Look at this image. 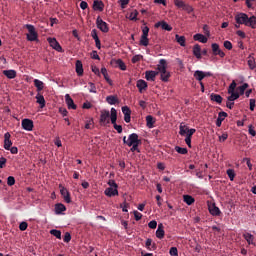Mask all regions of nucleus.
<instances>
[{
  "instance_id": "obj_1",
  "label": "nucleus",
  "mask_w": 256,
  "mask_h": 256,
  "mask_svg": "<svg viewBox=\"0 0 256 256\" xmlns=\"http://www.w3.org/2000/svg\"><path fill=\"white\" fill-rule=\"evenodd\" d=\"M235 21L238 25H245L251 29H256V16L249 17L246 13H239L235 16Z\"/></svg>"
},
{
  "instance_id": "obj_2",
  "label": "nucleus",
  "mask_w": 256,
  "mask_h": 256,
  "mask_svg": "<svg viewBox=\"0 0 256 256\" xmlns=\"http://www.w3.org/2000/svg\"><path fill=\"white\" fill-rule=\"evenodd\" d=\"M139 145H141V139H139V134L132 133L128 136V147L130 148L131 153H141V150H139Z\"/></svg>"
},
{
  "instance_id": "obj_3",
  "label": "nucleus",
  "mask_w": 256,
  "mask_h": 256,
  "mask_svg": "<svg viewBox=\"0 0 256 256\" xmlns=\"http://www.w3.org/2000/svg\"><path fill=\"white\" fill-rule=\"evenodd\" d=\"M25 28L28 30V34H26L27 41H37L39 34L37 33V30H35V26L26 24Z\"/></svg>"
},
{
  "instance_id": "obj_4",
  "label": "nucleus",
  "mask_w": 256,
  "mask_h": 256,
  "mask_svg": "<svg viewBox=\"0 0 256 256\" xmlns=\"http://www.w3.org/2000/svg\"><path fill=\"white\" fill-rule=\"evenodd\" d=\"M111 123L117 133H123V126L117 125V110L115 108H111Z\"/></svg>"
},
{
  "instance_id": "obj_5",
  "label": "nucleus",
  "mask_w": 256,
  "mask_h": 256,
  "mask_svg": "<svg viewBox=\"0 0 256 256\" xmlns=\"http://www.w3.org/2000/svg\"><path fill=\"white\" fill-rule=\"evenodd\" d=\"M174 5L178 7V9H183V11H187V13H192L193 7L189 4H186L183 0H174Z\"/></svg>"
},
{
  "instance_id": "obj_6",
  "label": "nucleus",
  "mask_w": 256,
  "mask_h": 256,
  "mask_svg": "<svg viewBox=\"0 0 256 256\" xmlns=\"http://www.w3.org/2000/svg\"><path fill=\"white\" fill-rule=\"evenodd\" d=\"M96 25L100 29V31H102V33H109V25L107 24V22L101 19V16L97 17Z\"/></svg>"
},
{
  "instance_id": "obj_7",
  "label": "nucleus",
  "mask_w": 256,
  "mask_h": 256,
  "mask_svg": "<svg viewBox=\"0 0 256 256\" xmlns=\"http://www.w3.org/2000/svg\"><path fill=\"white\" fill-rule=\"evenodd\" d=\"M47 41L50 47H52V49H54L55 51H58V53H63V47H61V44H59L56 38L50 37V38H47Z\"/></svg>"
},
{
  "instance_id": "obj_8",
  "label": "nucleus",
  "mask_w": 256,
  "mask_h": 256,
  "mask_svg": "<svg viewBox=\"0 0 256 256\" xmlns=\"http://www.w3.org/2000/svg\"><path fill=\"white\" fill-rule=\"evenodd\" d=\"M109 119L111 120V113L109 110H101L100 123L107 125L109 123Z\"/></svg>"
},
{
  "instance_id": "obj_9",
  "label": "nucleus",
  "mask_w": 256,
  "mask_h": 256,
  "mask_svg": "<svg viewBox=\"0 0 256 256\" xmlns=\"http://www.w3.org/2000/svg\"><path fill=\"white\" fill-rule=\"evenodd\" d=\"M59 188L61 196L63 197L65 203H71V193L69 192V190L61 185L59 186Z\"/></svg>"
},
{
  "instance_id": "obj_10",
  "label": "nucleus",
  "mask_w": 256,
  "mask_h": 256,
  "mask_svg": "<svg viewBox=\"0 0 256 256\" xmlns=\"http://www.w3.org/2000/svg\"><path fill=\"white\" fill-rule=\"evenodd\" d=\"M211 47H212L213 55H215V56L218 55L221 57V59H223V57H225V52H223V50H221V48H219V44L212 43Z\"/></svg>"
},
{
  "instance_id": "obj_11",
  "label": "nucleus",
  "mask_w": 256,
  "mask_h": 256,
  "mask_svg": "<svg viewBox=\"0 0 256 256\" xmlns=\"http://www.w3.org/2000/svg\"><path fill=\"white\" fill-rule=\"evenodd\" d=\"M111 65H113V67H118L121 71H127V65H125V62H123L122 59L111 60Z\"/></svg>"
},
{
  "instance_id": "obj_12",
  "label": "nucleus",
  "mask_w": 256,
  "mask_h": 256,
  "mask_svg": "<svg viewBox=\"0 0 256 256\" xmlns=\"http://www.w3.org/2000/svg\"><path fill=\"white\" fill-rule=\"evenodd\" d=\"M33 127V120L27 118L22 120V129L25 131H33Z\"/></svg>"
},
{
  "instance_id": "obj_13",
  "label": "nucleus",
  "mask_w": 256,
  "mask_h": 256,
  "mask_svg": "<svg viewBox=\"0 0 256 256\" xmlns=\"http://www.w3.org/2000/svg\"><path fill=\"white\" fill-rule=\"evenodd\" d=\"M122 113L124 115L125 123H131V109H129L128 106H123Z\"/></svg>"
},
{
  "instance_id": "obj_14",
  "label": "nucleus",
  "mask_w": 256,
  "mask_h": 256,
  "mask_svg": "<svg viewBox=\"0 0 256 256\" xmlns=\"http://www.w3.org/2000/svg\"><path fill=\"white\" fill-rule=\"evenodd\" d=\"M136 87H137L139 93H143V91H147L148 84L145 80L140 79L137 81Z\"/></svg>"
},
{
  "instance_id": "obj_15",
  "label": "nucleus",
  "mask_w": 256,
  "mask_h": 256,
  "mask_svg": "<svg viewBox=\"0 0 256 256\" xmlns=\"http://www.w3.org/2000/svg\"><path fill=\"white\" fill-rule=\"evenodd\" d=\"M104 195H106V197H115L119 195V190H117V188L108 187L105 189Z\"/></svg>"
},
{
  "instance_id": "obj_16",
  "label": "nucleus",
  "mask_w": 256,
  "mask_h": 256,
  "mask_svg": "<svg viewBox=\"0 0 256 256\" xmlns=\"http://www.w3.org/2000/svg\"><path fill=\"white\" fill-rule=\"evenodd\" d=\"M209 213L213 215V217H219L221 215V210L215 204L208 206Z\"/></svg>"
},
{
  "instance_id": "obj_17",
  "label": "nucleus",
  "mask_w": 256,
  "mask_h": 256,
  "mask_svg": "<svg viewBox=\"0 0 256 256\" xmlns=\"http://www.w3.org/2000/svg\"><path fill=\"white\" fill-rule=\"evenodd\" d=\"M159 27H161V29H163L164 31H173V27L168 25L165 21H160L155 24L156 29H159Z\"/></svg>"
},
{
  "instance_id": "obj_18",
  "label": "nucleus",
  "mask_w": 256,
  "mask_h": 256,
  "mask_svg": "<svg viewBox=\"0 0 256 256\" xmlns=\"http://www.w3.org/2000/svg\"><path fill=\"white\" fill-rule=\"evenodd\" d=\"M242 237H244L245 241L248 243V245H254L255 246V236H253L249 232H245Z\"/></svg>"
},
{
  "instance_id": "obj_19",
  "label": "nucleus",
  "mask_w": 256,
  "mask_h": 256,
  "mask_svg": "<svg viewBox=\"0 0 256 256\" xmlns=\"http://www.w3.org/2000/svg\"><path fill=\"white\" fill-rule=\"evenodd\" d=\"M157 239H163L165 237V226L162 223L158 224V228L156 230Z\"/></svg>"
},
{
  "instance_id": "obj_20",
  "label": "nucleus",
  "mask_w": 256,
  "mask_h": 256,
  "mask_svg": "<svg viewBox=\"0 0 256 256\" xmlns=\"http://www.w3.org/2000/svg\"><path fill=\"white\" fill-rule=\"evenodd\" d=\"M65 101L68 109H74V110L77 109V105L75 104V102L73 101V99L69 94L65 95Z\"/></svg>"
},
{
  "instance_id": "obj_21",
  "label": "nucleus",
  "mask_w": 256,
  "mask_h": 256,
  "mask_svg": "<svg viewBox=\"0 0 256 256\" xmlns=\"http://www.w3.org/2000/svg\"><path fill=\"white\" fill-rule=\"evenodd\" d=\"M228 117L227 112H219L218 113V118L216 120V126L217 127H221V125L223 124V121H225V118Z\"/></svg>"
},
{
  "instance_id": "obj_22",
  "label": "nucleus",
  "mask_w": 256,
  "mask_h": 256,
  "mask_svg": "<svg viewBox=\"0 0 256 256\" xmlns=\"http://www.w3.org/2000/svg\"><path fill=\"white\" fill-rule=\"evenodd\" d=\"M157 69L160 75L165 73L167 71V61L165 59H161L159 61V65L157 66Z\"/></svg>"
},
{
  "instance_id": "obj_23",
  "label": "nucleus",
  "mask_w": 256,
  "mask_h": 256,
  "mask_svg": "<svg viewBox=\"0 0 256 256\" xmlns=\"http://www.w3.org/2000/svg\"><path fill=\"white\" fill-rule=\"evenodd\" d=\"M93 9L94 11H103V9H105V4L101 0H94Z\"/></svg>"
},
{
  "instance_id": "obj_24",
  "label": "nucleus",
  "mask_w": 256,
  "mask_h": 256,
  "mask_svg": "<svg viewBox=\"0 0 256 256\" xmlns=\"http://www.w3.org/2000/svg\"><path fill=\"white\" fill-rule=\"evenodd\" d=\"M145 247L148 249V251H155L157 249V244L153 242L151 238H148L146 240Z\"/></svg>"
},
{
  "instance_id": "obj_25",
  "label": "nucleus",
  "mask_w": 256,
  "mask_h": 256,
  "mask_svg": "<svg viewBox=\"0 0 256 256\" xmlns=\"http://www.w3.org/2000/svg\"><path fill=\"white\" fill-rule=\"evenodd\" d=\"M64 211H67V207H65L64 204L62 203H57L55 204V214L56 215H61Z\"/></svg>"
},
{
  "instance_id": "obj_26",
  "label": "nucleus",
  "mask_w": 256,
  "mask_h": 256,
  "mask_svg": "<svg viewBox=\"0 0 256 256\" xmlns=\"http://www.w3.org/2000/svg\"><path fill=\"white\" fill-rule=\"evenodd\" d=\"M36 102L38 103V105H40L41 109L45 108V105H46L45 97L40 93L36 95Z\"/></svg>"
},
{
  "instance_id": "obj_27",
  "label": "nucleus",
  "mask_w": 256,
  "mask_h": 256,
  "mask_svg": "<svg viewBox=\"0 0 256 256\" xmlns=\"http://www.w3.org/2000/svg\"><path fill=\"white\" fill-rule=\"evenodd\" d=\"M210 99L215 103H218V105H221V103H223V97L216 93L210 94Z\"/></svg>"
},
{
  "instance_id": "obj_28",
  "label": "nucleus",
  "mask_w": 256,
  "mask_h": 256,
  "mask_svg": "<svg viewBox=\"0 0 256 256\" xmlns=\"http://www.w3.org/2000/svg\"><path fill=\"white\" fill-rule=\"evenodd\" d=\"M3 75L7 77V79H15L17 77V71L15 70H4Z\"/></svg>"
},
{
  "instance_id": "obj_29",
  "label": "nucleus",
  "mask_w": 256,
  "mask_h": 256,
  "mask_svg": "<svg viewBox=\"0 0 256 256\" xmlns=\"http://www.w3.org/2000/svg\"><path fill=\"white\" fill-rule=\"evenodd\" d=\"M106 102L109 105H117V103H119V98H117L115 95H110L106 97Z\"/></svg>"
},
{
  "instance_id": "obj_30",
  "label": "nucleus",
  "mask_w": 256,
  "mask_h": 256,
  "mask_svg": "<svg viewBox=\"0 0 256 256\" xmlns=\"http://www.w3.org/2000/svg\"><path fill=\"white\" fill-rule=\"evenodd\" d=\"M157 72L155 71H146L145 73V79L147 81H155V77H157Z\"/></svg>"
},
{
  "instance_id": "obj_31",
  "label": "nucleus",
  "mask_w": 256,
  "mask_h": 256,
  "mask_svg": "<svg viewBox=\"0 0 256 256\" xmlns=\"http://www.w3.org/2000/svg\"><path fill=\"white\" fill-rule=\"evenodd\" d=\"M76 73L78 77H82L83 75V62L81 60L76 61Z\"/></svg>"
},
{
  "instance_id": "obj_32",
  "label": "nucleus",
  "mask_w": 256,
  "mask_h": 256,
  "mask_svg": "<svg viewBox=\"0 0 256 256\" xmlns=\"http://www.w3.org/2000/svg\"><path fill=\"white\" fill-rule=\"evenodd\" d=\"M194 77L196 81H199L200 83H202L201 81L205 79V72L201 70H197L194 72Z\"/></svg>"
},
{
  "instance_id": "obj_33",
  "label": "nucleus",
  "mask_w": 256,
  "mask_h": 256,
  "mask_svg": "<svg viewBox=\"0 0 256 256\" xmlns=\"http://www.w3.org/2000/svg\"><path fill=\"white\" fill-rule=\"evenodd\" d=\"M193 55H195L196 59H201V46L199 44L193 46Z\"/></svg>"
},
{
  "instance_id": "obj_34",
  "label": "nucleus",
  "mask_w": 256,
  "mask_h": 256,
  "mask_svg": "<svg viewBox=\"0 0 256 256\" xmlns=\"http://www.w3.org/2000/svg\"><path fill=\"white\" fill-rule=\"evenodd\" d=\"M155 125V118H153V116L148 115L146 116V126L148 127V129H153Z\"/></svg>"
},
{
  "instance_id": "obj_35",
  "label": "nucleus",
  "mask_w": 256,
  "mask_h": 256,
  "mask_svg": "<svg viewBox=\"0 0 256 256\" xmlns=\"http://www.w3.org/2000/svg\"><path fill=\"white\" fill-rule=\"evenodd\" d=\"M193 39H194V41H199L200 43H207V41H208V39L205 35L199 34V33L195 34L193 36Z\"/></svg>"
},
{
  "instance_id": "obj_36",
  "label": "nucleus",
  "mask_w": 256,
  "mask_h": 256,
  "mask_svg": "<svg viewBox=\"0 0 256 256\" xmlns=\"http://www.w3.org/2000/svg\"><path fill=\"white\" fill-rule=\"evenodd\" d=\"M175 39L177 41V43L181 46V47H185V43H186V38L185 36H180L179 34L175 35Z\"/></svg>"
},
{
  "instance_id": "obj_37",
  "label": "nucleus",
  "mask_w": 256,
  "mask_h": 256,
  "mask_svg": "<svg viewBox=\"0 0 256 256\" xmlns=\"http://www.w3.org/2000/svg\"><path fill=\"white\" fill-rule=\"evenodd\" d=\"M183 201L186 203V205H193V203H195V198H193L191 195H184Z\"/></svg>"
},
{
  "instance_id": "obj_38",
  "label": "nucleus",
  "mask_w": 256,
  "mask_h": 256,
  "mask_svg": "<svg viewBox=\"0 0 256 256\" xmlns=\"http://www.w3.org/2000/svg\"><path fill=\"white\" fill-rule=\"evenodd\" d=\"M101 73H102V75H103L105 81H107V83H108L109 85H113V81H111V80L109 79V74L107 73V68H101Z\"/></svg>"
},
{
  "instance_id": "obj_39",
  "label": "nucleus",
  "mask_w": 256,
  "mask_h": 256,
  "mask_svg": "<svg viewBox=\"0 0 256 256\" xmlns=\"http://www.w3.org/2000/svg\"><path fill=\"white\" fill-rule=\"evenodd\" d=\"M34 86L36 87L37 91H43V88L45 87L43 84V81L39 80V79H35L34 80Z\"/></svg>"
},
{
  "instance_id": "obj_40",
  "label": "nucleus",
  "mask_w": 256,
  "mask_h": 256,
  "mask_svg": "<svg viewBox=\"0 0 256 256\" xmlns=\"http://www.w3.org/2000/svg\"><path fill=\"white\" fill-rule=\"evenodd\" d=\"M248 66L250 67V69H256V62H255V57H253V55H250L248 57Z\"/></svg>"
},
{
  "instance_id": "obj_41",
  "label": "nucleus",
  "mask_w": 256,
  "mask_h": 256,
  "mask_svg": "<svg viewBox=\"0 0 256 256\" xmlns=\"http://www.w3.org/2000/svg\"><path fill=\"white\" fill-rule=\"evenodd\" d=\"M148 37L149 36H141L139 45H141L142 47H148L149 46V38Z\"/></svg>"
},
{
  "instance_id": "obj_42",
  "label": "nucleus",
  "mask_w": 256,
  "mask_h": 256,
  "mask_svg": "<svg viewBox=\"0 0 256 256\" xmlns=\"http://www.w3.org/2000/svg\"><path fill=\"white\" fill-rule=\"evenodd\" d=\"M230 96L227 97L228 101H236V99H239L240 94L238 92H230L229 93Z\"/></svg>"
},
{
  "instance_id": "obj_43",
  "label": "nucleus",
  "mask_w": 256,
  "mask_h": 256,
  "mask_svg": "<svg viewBox=\"0 0 256 256\" xmlns=\"http://www.w3.org/2000/svg\"><path fill=\"white\" fill-rule=\"evenodd\" d=\"M179 135H181L182 137L185 136V134L187 133V131L189 130V127L186 125H183V123L180 124L179 126Z\"/></svg>"
},
{
  "instance_id": "obj_44",
  "label": "nucleus",
  "mask_w": 256,
  "mask_h": 256,
  "mask_svg": "<svg viewBox=\"0 0 256 256\" xmlns=\"http://www.w3.org/2000/svg\"><path fill=\"white\" fill-rule=\"evenodd\" d=\"M169 77H171V73H169L168 71H166L165 73L160 74V79L164 83H167V81H169Z\"/></svg>"
},
{
  "instance_id": "obj_45",
  "label": "nucleus",
  "mask_w": 256,
  "mask_h": 256,
  "mask_svg": "<svg viewBox=\"0 0 256 256\" xmlns=\"http://www.w3.org/2000/svg\"><path fill=\"white\" fill-rule=\"evenodd\" d=\"M175 152L179 153L180 155H187V153H189V150H187V148H181L179 146H176Z\"/></svg>"
},
{
  "instance_id": "obj_46",
  "label": "nucleus",
  "mask_w": 256,
  "mask_h": 256,
  "mask_svg": "<svg viewBox=\"0 0 256 256\" xmlns=\"http://www.w3.org/2000/svg\"><path fill=\"white\" fill-rule=\"evenodd\" d=\"M139 15V12L137 10H133L130 15H129V19L130 21H137V16Z\"/></svg>"
},
{
  "instance_id": "obj_47",
  "label": "nucleus",
  "mask_w": 256,
  "mask_h": 256,
  "mask_svg": "<svg viewBox=\"0 0 256 256\" xmlns=\"http://www.w3.org/2000/svg\"><path fill=\"white\" fill-rule=\"evenodd\" d=\"M50 235H53L54 237H56V239H61L60 230L52 229V230H50Z\"/></svg>"
},
{
  "instance_id": "obj_48",
  "label": "nucleus",
  "mask_w": 256,
  "mask_h": 256,
  "mask_svg": "<svg viewBox=\"0 0 256 256\" xmlns=\"http://www.w3.org/2000/svg\"><path fill=\"white\" fill-rule=\"evenodd\" d=\"M226 173H227V175H228L230 181H235V170H233V169H228V170L226 171Z\"/></svg>"
},
{
  "instance_id": "obj_49",
  "label": "nucleus",
  "mask_w": 256,
  "mask_h": 256,
  "mask_svg": "<svg viewBox=\"0 0 256 256\" xmlns=\"http://www.w3.org/2000/svg\"><path fill=\"white\" fill-rule=\"evenodd\" d=\"M236 88H237V82H235V80H233L228 88V93H235Z\"/></svg>"
},
{
  "instance_id": "obj_50",
  "label": "nucleus",
  "mask_w": 256,
  "mask_h": 256,
  "mask_svg": "<svg viewBox=\"0 0 256 256\" xmlns=\"http://www.w3.org/2000/svg\"><path fill=\"white\" fill-rule=\"evenodd\" d=\"M196 131L197 130L195 128H191V129L188 128V131L185 133V135L186 137L191 139L193 135H195Z\"/></svg>"
},
{
  "instance_id": "obj_51",
  "label": "nucleus",
  "mask_w": 256,
  "mask_h": 256,
  "mask_svg": "<svg viewBox=\"0 0 256 256\" xmlns=\"http://www.w3.org/2000/svg\"><path fill=\"white\" fill-rule=\"evenodd\" d=\"M11 145H13V142L11 140H4V149H6V151H9V149H11Z\"/></svg>"
},
{
  "instance_id": "obj_52",
  "label": "nucleus",
  "mask_w": 256,
  "mask_h": 256,
  "mask_svg": "<svg viewBox=\"0 0 256 256\" xmlns=\"http://www.w3.org/2000/svg\"><path fill=\"white\" fill-rule=\"evenodd\" d=\"M7 185H9V187H13V185H15V177L9 176L7 178Z\"/></svg>"
},
{
  "instance_id": "obj_53",
  "label": "nucleus",
  "mask_w": 256,
  "mask_h": 256,
  "mask_svg": "<svg viewBox=\"0 0 256 256\" xmlns=\"http://www.w3.org/2000/svg\"><path fill=\"white\" fill-rule=\"evenodd\" d=\"M224 47H225V49H227L228 51H231V49H233V44L231 43V41L226 40V41H224Z\"/></svg>"
},
{
  "instance_id": "obj_54",
  "label": "nucleus",
  "mask_w": 256,
  "mask_h": 256,
  "mask_svg": "<svg viewBox=\"0 0 256 256\" xmlns=\"http://www.w3.org/2000/svg\"><path fill=\"white\" fill-rule=\"evenodd\" d=\"M169 254L171 256H179V251L177 250V247L170 248Z\"/></svg>"
},
{
  "instance_id": "obj_55",
  "label": "nucleus",
  "mask_w": 256,
  "mask_h": 256,
  "mask_svg": "<svg viewBox=\"0 0 256 256\" xmlns=\"http://www.w3.org/2000/svg\"><path fill=\"white\" fill-rule=\"evenodd\" d=\"M89 86H90L89 88L90 93H97V87L95 86V83L89 82Z\"/></svg>"
},
{
  "instance_id": "obj_56",
  "label": "nucleus",
  "mask_w": 256,
  "mask_h": 256,
  "mask_svg": "<svg viewBox=\"0 0 256 256\" xmlns=\"http://www.w3.org/2000/svg\"><path fill=\"white\" fill-rule=\"evenodd\" d=\"M134 217H135V221H141V219L143 218V214H141L139 211L135 210Z\"/></svg>"
},
{
  "instance_id": "obj_57",
  "label": "nucleus",
  "mask_w": 256,
  "mask_h": 256,
  "mask_svg": "<svg viewBox=\"0 0 256 256\" xmlns=\"http://www.w3.org/2000/svg\"><path fill=\"white\" fill-rule=\"evenodd\" d=\"M109 187H112L113 189H118L119 185H117V182L115 180H109L108 181Z\"/></svg>"
},
{
  "instance_id": "obj_58",
  "label": "nucleus",
  "mask_w": 256,
  "mask_h": 256,
  "mask_svg": "<svg viewBox=\"0 0 256 256\" xmlns=\"http://www.w3.org/2000/svg\"><path fill=\"white\" fill-rule=\"evenodd\" d=\"M141 59H143L142 55H135L132 58V63H139V61H141Z\"/></svg>"
},
{
  "instance_id": "obj_59",
  "label": "nucleus",
  "mask_w": 256,
  "mask_h": 256,
  "mask_svg": "<svg viewBox=\"0 0 256 256\" xmlns=\"http://www.w3.org/2000/svg\"><path fill=\"white\" fill-rule=\"evenodd\" d=\"M28 226L29 225L27 224V222H21L19 225V229H20V231H27Z\"/></svg>"
},
{
  "instance_id": "obj_60",
  "label": "nucleus",
  "mask_w": 256,
  "mask_h": 256,
  "mask_svg": "<svg viewBox=\"0 0 256 256\" xmlns=\"http://www.w3.org/2000/svg\"><path fill=\"white\" fill-rule=\"evenodd\" d=\"M63 241L64 243H69L71 241V233L66 232Z\"/></svg>"
},
{
  "instance_id": "obj_61",
  "label": "nucleus",
  "mask_w": 256,
  "mask_h": 256,
  "mask_svg": "<svg viewBox=\"0 0 256 256\" xmlns=\"http://www.w3.org/2000/svg\"><path fill=\"white\" fill-rule=\"evenodd\" d=\"M248 133H249V135H251L252 137H255L256 131H255V128L253 127V125H250V126H249V128H248Z\"/></svg>"
},
{
  "instance_id": "obj_62",
  "label": "nucleus",
  "mask_w": 256,
  "mask_h": 256,
  "mask_svg": "<svg viewBox=\"0 0 256 256\" xmlns=\"http://www.w3.org/2000/svg\"><path fill=\"white\" fill-rule=\"evenodd\" d=\"M149 229H157V222L155 220H152L148 223Z\"/></svg>"
},
{
  "instance_id": "obj_63",
  "label": "nucleus",
  "mask_w": 256,
  "mask_h": 256,
  "mask_svg": "<svg viewBox=\"0 0 256 256\" xmlns=\"http://www.w3.org/2000/svg\"><path fill=\"white\" fill-rule=\"evenodd\" d=\"M91 37L94 39V41L99 40V36L97 35V30L96 29L92 30Z\"/></svg>"
},
{
  "instance_id": "obj_64",
  "label": "nucleus",
  "mask_w": 256,
  "mask_h": 256,
  "mask_svg": "<svg viewBox=\"0 0 256 256\" xmlns=\"http://www.w3.org/2000/svg\"><path fill=\"white\" fill-rule=\"evenodd\" d=\"M142 36L144 37H149V28L147 26H145L143 29H142Z\"/></svg>"
}]
</instances>
